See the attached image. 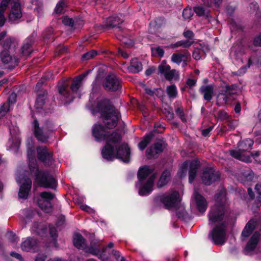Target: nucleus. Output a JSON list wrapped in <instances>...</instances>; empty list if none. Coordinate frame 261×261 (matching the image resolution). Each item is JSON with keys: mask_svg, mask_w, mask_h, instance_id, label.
<instances>
[{"mask_svg": "<svg viewBox=\"0 0 261 261\" xmlns=\"http://www.w3.org/2000/svg\"><path fill=\"white\" fill-rule=\"evenodd\" d=\"M11 105L7 102L4 103L0 109V117L4 115L5 113L9 111L10 109Z\"/></svg>", "mask_w": 261, "mask_h": 261, "instance_id": "obj_46", "label": "nucleus"}, {"mask_svg": "<svg viewBox=\"0 0 261 261\" xmlns=\"http://www.w3.org/2000/svg\"><path fill=\"white\" fill-rule=\"evenodd\" d=\"M33 146L29 147L28 150V156L29 167L31 173H34L36 181L41 187L54 189L56 187V181L53 176L48 172L39 171L36 167V161L33 156L34 149Z\"/></svg>", "mask_w": 261, "mask_h": 261, "instance_id": "obj_3", "label": "nucleus"}, {"mask_svg": "<svg viewBox=\"0 0 261 261\" xmlns=\"http://www.w3.org/2000/svg\"><path fill=\"white\" fill-rule=\"evenodd\" d=\"M260 154L261 152L260 151H255L250 153L249 155H250L251 158L252 157L253 159H256L260 155Z\"/></svg>", "mask_w": 261, "mask_h": 261, "instance_id": "obj_56", "label": "nucleus"}, {"mask_svg": "<svg viewBox=\"0 0 261 261\" xmlns=\"http://www.w3.org/2000/svg\"><path fill=\"white\" fill-rule=\"evenodd\" d=\"M152 172V169L150 168L147 166H145L140 169L138 172V178L140 182L143 184V180L149 175H150Z\"/></svg>", "mask_w": 261, "mask_h": 261, "instance_id": "obj_29", "label": "nucleus"}, {"mask_svg": "<svg viewBox=\"0 0 261 261\" xmlns=\"http://www.w3.org/2000/svg\"><path fill=\"white\" fill-rule=\"evenodd\" d=\"M103 86L106 90L116 91L120 87V80L115 74H110L104 80Z\"/></svg>", "mask_w": 261, "mask_h": 261, "instance_id": "obj_13", "label": "nucleus"}, {"mask_svg": "<svg viewBox=\"0 0 261 261\" xmlns=\"http://www.w3.org/2000/svg\"><path fill=\"white\" fill-rule=\"evenodd\" d=\"M46 94L43 92V94H39L36 103V107L37 109L42 108L45 102Z\"/></svg>", "mask_w": 261, "mask_h": 261, "instance_id": "obj_36", "label": "nucleus"}, {"mask_svg": "<svg viewBox=\"0 0 261 261\" xmlns=\"http://www.w3.org/2000/svg\"><path fill=\"white\" fill-rule=\"evenodd\" d=\"M123 21V20L118 16H113L108 18L106 20V23L108 27L114 28L122 23Z\"/></svg>", "mask_w": 261, "mask_h": 261, "instance_id": "obj_27", "label": "nucleus"}, {"mask_svg": "<svg viewBox=\"0 0 261 261\" xmlns=\"http://www.w3.org/2000/svg\"><path fill=\"white\" fill-rule=\"evenodd\" d=\"M6 32H3L0 33V44H1L4 49H9V52L14 50L16 45V42L10 37H7Z\"/></svg>", "mask_w": 261, "mask_h": 261, "instance_id": "obj_16", "label": "nucleus"}, {"mask_svg": "<svg viewBox=\"0 0 261 261\" xmlns=\"http://www.w3.org/2000/svg\"><path fill=\"white\" fill-rule=\"evenodd\" d=\"M16 95L14 93H11L8 98V103H9L10 105H13L14 103L16 101Z\"/></svg>", "mask_w": 261, "mask_h": 261, "instance_id": "obj_49", "label": "nucleus"}, {"mask_svg": "<svg viewBox=\"0 0 261 261\" xmlns=\"http://www.w3.org/2000/svg\"><path fill=\"white\" fill-rule=\"evenodd\" d=\"M49 233L54 239L57 237V230L54 227H49Z\"/></svg>", "mask_w": 261, "mask_h": 261, "instance_id": "obj_50", "label": "nucleus"}, {"mask_svg": "<svg viewBox=\"0 0 261 261\" xmlns=\"http://www.w3.org/2000/svg\"><path fill=\"white\" fill-rule=\"evenodd\" d=\"M259 233L257 232H254L252 236L244 250L246 255L251 254L254 251L259 240Z\"/></svg>", "mask_w": 261, "mask_h": 261, "instance_id": "obj_18", "label": "nucleus"}, {"mask_svg": "<svg viewBox=\"0 0 261 261\" xmlns=\"http://www.w3.org/2000/svg\"><path fill=\"white\" fill-rule=\"evenodd\" d=\"M246 67L243 66L241 67L237 72V74L238 75H241L243 74H244L246 71Z\"/></svg>", "mask_w": 261, "mask_h": 261, "instance_id": "obj_62", "label": "nucleus"}, {"mask_svg": "<svg viewBox=\"0 0 261 261\" xmlns=\"http://www.w3.org/2000/svg\"><path fill=\"white\" fill-rule=\"evenodd\" d=\"M236 93L233 85H227L225 87V93H219L217 96L216 104L218 106L226 105L230 97Z\"/></svg>", "mask_w": 261, "mask_h": 261, "instance_id": "obj_11", "label": "nucleus"}, {"mask_svg": "<svg viewBox=\"0 0 261 261\" xmlns=\"http://www.w3.org/2000/svg\"><path fill=\"white\" fill-rule=\"evenodd\" d=\"M200 51L199 49H195L193 53V57L195 60H199L200 59Z\"/></svg>", "mask_w": 261, "mask_h": 261, "instance_id": "obj_54", "label": "nucleus"}, {"mask_svg": "<svg viewBox=\"0 0 261 261\" xmlns=\"http://www.w3.org/2000/svg\"><path fill=\"white\" fill-rule=\"evenodd\" d=\"M196 84V81L193 79H188L187 81V84L190 87H192Z\"/></svg>", "mask_w": 261, "mask_h": 261, "instance_id": "obj_64", "label": "nucleus"}, {"mask_svg": "<svg viewBox=\"0 0 261 261\" xmlns=\"http://www.w3.org/2000/svg\"><path fill=\"white\" fill-rule=\"evenodd\" d=\"M37 158L45 165L50 166L53 163L52 153L45 146H40L37 148Z\"/></svg>", "mask_w": 261, "mask_h": 261, "instance_id": "obj_14", "label": "nucleus"}, {"mask_svg": "<svg viewBox=\"0 0 261 261\" xmlns=\"http://www.w3.org/2000/svg\"><path fill=\"white\" fill-rule=\"evenodd\" d=\"M11 255L13 257H14L18 259L20 261H23L22 258L21 256V255L17 253L12 252L11 253Z\"/></svg>", "mask_w": 261, "mask_h": 261, "instance_id": "obj_63", "label": "nucleus"}, {"mask_svg": "<svg viewBox=\"0 0 261 261\" xmlns=\"http://www.w3.org/2000/svg\"><path fill=\"white\" fill-rule=\"evenodd\" d=\"M0 56L2 61L5 64H10V67H14L17 64V61L16 59H12L7 49H4L1 52Z\"/></svg>", "mask_w": 261, "mask_h": 261, "instance_id": "obj_23", "label": "nucleus"}, {"mask_svg": "<svg viewBox=\"0 0 261 261\" xmlns=\"http://www.w3.org/2000/svg\"><path fill=\"white\" fill-rule=\"evenodd\" d=\"M34 134L37 139L43 142H46L48 138V134L49 128L47 124L42 126L41 127L39 126V124L37 120L33 122Z\"/></svg>", "mask_w": 261, "mask_h": 261, "instance_id": "obj_12", "label": "nucleus"}, {"mask_svg": "<svg viewBox=\"0 0 261 261\" xmlns=\"http://www.w3.org/2000/svg\"><path fill=\"white\" fill-rule=\"evenodd\" d=\"M9 143L10 144L11 148H17L20 144V140L16 137H15L14 138H12L9 139Z\"/></svg>", "mask_w": 261, "mask_h": 261, "instance_id": "obj_42", "label": "nucleus"}, {"mask_svg": "<svg viewBox=\"0 0 261 261\" xmlns=\"http://www.w3.org/2000/svg\"><path fill=\"white\" fill-rule=\"evenodd\" d=\"M32 231L35 232L37 234L41 236L46 234L47 231V228L43 224L35 223L32 227Z\"/></svg>", "mask_w": 261, "mask_h": 261, "instance_id": "obj_30", "label": "nucleus"}, {"mask_svg": "<svg viewBox=\"0 0 261 261\" xmlns=\"http://www.w3.org/2000/svg\"><path fill=\"white\" fill-rule=\"evenodd\" d=\"M163 150V147L162 143L160 142L156 143L153 146L150 147L146 150V153L147 157L148 159L156 158Z\"/></svg>", "mask_w": 261, "mask_h": 261, "instance_id": "obj_20", "label": "nucleus"}, {"mask_svg": "<svg viewBox=\"0 0 261 261\" xmlns=\"http://www.w3.org/2000/svg\"><path fill=\"white\" fill-rule=\"evenodd\" d=\"M155 178V175L153 174L148 178L147 181L144 183L142 187L139 189V195L141 196H146L150 193L152 191Z\"/></svg>", "mask_w": 261, "mask_h": 261, "instance_id": "obj_19", "label": "nucleus"}, {"mask_svg": "<svg viewBox=\"0 0 261 261\" xmlns=\"http://www.w3.org/2000/svg\"><path fill=\"white\" fill-rule=\"evenodd\" d=\"M253 143V141L250 139L240 141L238 145V150H229V154L239 160L246 163L251 162L250 155H248L245 152H249L251 150Z\"/></svg>", "mask_w": 261, "mask_h": 261, "instance_id": "obj_6", "label": "nucleus"}, {"mask_svg": "<svg viewBox=\"0 0 261 261\" xmlns=\"http://www.w3.org/2000/svg\"><path fill=\"white\" fill-rule=\"evenodd\" d=\"M184 35L185 37L191 39L193 36V33L191 31H187L184 33Z\"/></svg>", "mask_w": 261, "mask_h": 261, "instance_id": "obj_59", "label": "nucleus"}, {"mask_svg": "<svg viewBox=\"0 0 261 261\" xmlns=\"http://www.w3.org/2000/svg\"><path fill=\"white\" fill-rule=\"evenodd\" d=\"M82 86V75H79L72 82L71 85V93L68 90V84L66 82H64L59 86V93L60 94V99L63 101L67 102L72 100L76 96H80L78 93L79 88Z\"/></svg>", "mask_w": 261, "mask_h": 261, "instance_id": "obj_5", "label": "nucleus"}, {"mask_svg": "<svg viewBox=\"0 0 261 261\" xmlns=\"http://www.w3.org/2000/svg\"><path fill=\"white\" fill-rule=\"evenodd\" d=\"M155 71V68L154 67H149L145 71V74L147 76H149L154 73Z\"/></svg>", "mask_w": 261, "mask_h": 261, "instance_id": "obj_55", "label": "nucleus"}, {"mask_svg": "<svg viewBox=\"0 0 261 261\" xmlns=\"http://www.w3.org/2000/svg\"><path fill=\"white\" fill-rule=\"evenodd\" d=\"M62 22L65 25L73 26L74 24V21L72 18H69L67 16H65L62 18Z\"/></svg>", "mask_w": 261, "mask_h": 261, "instance_id": "obj_47", "label": "nucleus"}, {"mask_svg": "<svg viewBox=\"0 0 261 261\" xmlns=\"http://www.w3.org/2000/svg\"><path fill=\"white\" fill-rule=\"evenodd\" d=\"M54 197L55 195L50 192L41 193L38 201L39 206L46 213L50 212L52 210L51 201Z\"/></svg>", "mask_w": 261, "mask_h": 261, "instance_id": "obj_9", "label": "nucleus"}, {"mask_svg": "<svg viewBox=\"0 0 261 261\" xmlns=\"http://www.w3.org/2000/svg\"><path fill=\"white\" fill-rule=\"evenodd\" d=\"M83 210L90 214H93L94 213V211L92 208L87 205L85 206L83 205Z\"/></svg>", "mask_w": 261, "mask_h": 261, "instance_id": "obj_58", "label": "nucleus"}, {"mask_svg": "<svg viewBox=\"0 0 261 261\" xmlns=\"http://www.w3.org/2000/svg\"><path fill=\"white\" fill-rule=\"evenodd\" d=\"M89 252L94 255H98L100 252V250L98 249L91 247L89 249Z\"/></svg>", "mask_w": 261, "mask_h": 261, "instance_id": "obj_60", "label": "nucleus"}, {"mask_svg": "<svg viewBox=\"0 0 261 261\" xmlns=\"http://www.w3.org/2000/svg\"><path fill=\"white\" fill-rule=\"evenodd\" d=\"M152 136L151 135H147L144 137V138L141 140L139 143V148L141 150H143L146 146L151 141Z\"/></svg>", "mask_w": 261, "mask_h": 261, "instance_id": "obj_38", "label": "nucleus"}, {"mask_svg": "<svg viewBox=\"0 0 261 261\" xmlns=\"http://www.w3.org/2000/svg\"><path fill=\"white\" fill-rule=\"evenodd\" d=\"M6 1H2L0 3V27H3L6 21L4 12L6 11Z\"/></svg>", "mask_w": 261, "mask_h": 261, "instance_id": "obj_34", "label": "nucleus"}, {"mask_svg": "<svg viewBox=\"0 0 261 261\" xmlns=\"http://www.w3.org/2000/svg\"><path fill=\"white\" fill-rule=\"evenodd\" d=\"M193 201L198 210L201 213L204 212L207 208V204L205 198L194 191L193 195Z\"/></svg>", "mask_w": 261, "mask_h": 261, "instance_id": "obj_17", "label": "nucleus"}, {"mask_svg": "<svg viewBox=\"0 0 261 261\" xmlns=\"http://www.w3.org/2000/svg\"><path fill=\"white\" fill-rule=\"evenodd\" d=\"M189 57L188 53L185 54H173L171 57V60L173 62L179 64L181 62L186 64Z\"/></svg>", "mask_w": 261, "mask_h": 261, "instance_id": "obj_24", "label": "nucleus"}, {"mask_svg": "<svg viewBox=\"0 0 261 261\" xmlns=\"http://www.w3.org/2000/svg\"><path fill=\"white\" fill-rule=\"evenodd\" d=\"M253 44L255 46H261V34L254 38Z\"/></svg>", "mask_w": 261, "mask_h": 261, "instance_id": "obj_51", "label": "nucleus"}, {"mask_svg": "<svg viewBox=\"0 0 261 261\" xmlns=\"http://www.w3.org/2000/svg\"><path fill=\"white\" fill-rule=\"evenodd\" d=\"M46 258V256L43 254H39L36 257L35 261H45Z\"/></svg>", "mask_w": 261, "mask_h": 261, "instance_id": "obj_57", "label": "nucleus"}, {"mask_svg": "<svg viewBox=\"0 0 261 261\" xmlns=\"http://www.w3.org/2000/svg\"><path fill=\"white\" fill-rule=\"evenodd\" d=\"M167 80L171 81H178L179 79V74L178 71L175 69L170 70L168 74H166L165 77Z\"/></svg>", "mask_w": 261, "mask_h": 261, "instance_id": "obj_35", "label": "nucleus"}, {"mask_svg": "<svg viewBox=\"0 0 261 261\" xmlns=\"http://www.w3.org/2000/svg\"><path fill=\"white\" fill-rule=\"evenodd\" d=\"M170 176V172L169 171L166 170L163 172L158 182V187L161 188L165 186L167 183Z\"/></svg>", "mask_w": 261, "mask_h": 261, "instance_id": "obj_32", "label": "nucleus"}, {"mask_svg": "<svg viewBox=\"0 0 261 261\" xmlns=\"http://www.w3.org/2000/svg\"><path fill=\"white\" fill-rule=\"evenodd\" d=\"M194 12L199 16H203L205 14V10L201 6L195 7L194 8Z\"/></svg>", "mask_w": 261, "mask_h": 261, "instance_id": "obj_48", "label": "nucleus"}, {"mask_svg": "<svg viewBox=\"0 0 261 261\" xmlns=\"http://www.w3.org/2000/svg\"><path fill=\"white\" fill-rule=\"evenodd\" d=\"M166 92L168 96L170 99H173L176 97L177 95V89L175 85H171L167 87Z\"/></svg>", "mask_w": 261, "mask_h": 261, "instance_id": "obj_33", "label": "nucleus"}, {"mask_svg": "<svg viewBox=\"0 0 261 261\" xmlns=\"http://www.w3.org/2000/svg\"><path fill=\"white\" fill-rule=\"evenodd\" d=\"M254 177V174L253 172L251 169L247 168L241 172L239 178V180L245 184L252 181Z\"/></svg>", "mask_w": 261, "mask_h": 261, "instance_id": "obj_22", "label": "nucleus"}, {"mask_svg": "<svg viewBox=\"0 0 261 261\" xmlns=\"http://www.w3.org/2000/svg\"><path fill=\"white\" fill-rule=\"evenodd\" d=\"M73 243L74 246L78 249L82 247V237L79 233H74L73 238Z\"/></svg>", "mask_w": 261, "mask_h": 261, "instance_id": "obj_41", "label": "nucleus"}, {"mask_svg": "<svg viewBox=\"0 0 261 261\" xmlns=\"http://www.w3.org/2000/svg\"><path fill=\"white\" fill-rule=\"evenodd\" d=\"M66 4L64 0H60L57 4L55 11L57 14H62L64 12Z\"/></svg>", "mask_w": 261, "mask_h": 261, "instance_id": "obj_39", "label": "nucleus"}, {"mask_svg": "<svg viewBox=\"0 0 261 261\" xmlns=\"http://www.w3.org/2000/svg\"><path fill=\"white\" fill-rule=\"evenodd\" d=\"M21 51L23 55L25 56H29L32 51L31 42L27 41L22 47Z\"/></svg>", "mask_w": 261, "mask_h": 261, "instance_id": "obj_37", "label": "nucleus"}, {"mask_svg": "<svg viewBox=\"0 0 261 261\" xmlns=\"http://www.w3.org/2000/svg\"><path fill=\"white\" fill-rule=\"evenodd\" d=\"M176 113L177 115L179 116V117L181 118V119L184 120V110L182 108H178L176 110Z\"/></svg>", "mask_w": 261, "mask_h": 261, "instance_id": "obj_52", "label": "nucleus"}, {"mask_svg": "<svg viewBox=\"0 0 261 261\" xmlns=\"http://www.w3.org/2000/svg\"><path fill=\"white\" fill-rule=\"evenodd\" d=\"M255 221L253 220H251L248 222L242 232V238L246 239L250 235L255 228Z\"/></svg>", "mask_w": 261, "mask_h": 261, "instance_id": "obj_25", "label": "nucleus"}, {"mask_svg": "<svg viewBox=\"0 0 261 261\" xmlns=\"http://www.w3.org/2000/svg\"><path fill=\"white\" fill-rule=\"evenodd\" d=\"M220 178L218 173L215 171L213 168H207L203 171L201 179L203 183L205 185H210L213 182L219 179Z\"/></svg>", "mask_w": 261, "mask_h": 261, "instance_id": "obj_15", "label": "nucleus"}, {"mask_svg": "<svg viewBox=\"0 0 261 261\" xmlns=\"http://www.w3.org/2000/svg\"><path fill=\"white\" fill-rule=\"evenodd\" d=\"M217 203L211 207L208 214L209 224H216L209 234L216 245H223L226 240V225L228 219L227 207L225 204L226 194L223 191L216 195Z\"/></svg>", "mask_w": 261, "mask_h": 261, "instance_id": "obj_2", "label": "nucleus"}, {"mask_svg": "<svg viewBox=\"0 0 261 261\" xmlns=\"http://www.w3.org/2000/svg\"><path fill=\"white\" fill-rule=\"evenodd\" d=\"M97 108L101 113L103 123L107 128L112 129L115 127L119 119V114L110 100L104 99L99 101Z\"/></svg>", "mask_w": 261, "mask_h": 261, "instance_id": "obj_4", "label": "nucleus"}, {"mask_svg": "<svg viewBox=\"0 0 261 261\" xmlns=\"http://www.w3.org/2000/svg\"><path fill=\"white\" fill-rule=\"evenodd\" d=\"M213 128V126H210L206 129H203L202 130V135L204 137L207 136Z\"/></svg>", "mask_w": 261, "mask_h": 261, "instance_id": "obj_53", "label": "nucleus"}, {"mask_svg": "<svg viewBox=\"0 0 261 261\" xmlns=\"http://www.w3.org/2000/svg\"><path fill=\"white\" fill-rule=\"evenodd\" d=\"M170 70V66L163 62H162L161 64H160L159 66V72L161 74H163L165 77H166V74H168Z\"/></svg>", "mask_w": 261, "mask_h": 261, "instance_id": "obj_40", "label": "nucleus"}, {"mask_svg": "<svg viewBox=\"0 0 261 261\" xmlns=\"http://www.w3.org/2000/svg\"><path fill=\"white\" fill-rule=\"evenodd\" d=\"M199 166V162L198 161L193 160L191 162L186 161L181 166L177 174L180 178L185 177L187 174V170L189 168V180L190 183H192L196 176L197 169Z\"/></svg>", "mask_w": 261, "mask_h": 261, "instance_id": "obj_7", "label": "nucleus"}, {"mask_svg": "<svg viewBox=\"0 0 261 261\" xmlns=\"http://www.w3.org/2000/svg\"><path fill=\"white\" fill-rule=\"evenodd\" d=\"M152 53L154 56H158L159 57H163L164 54V50L160 47H156L152 48Z\"/></svg>", "mask_w": 261, "mask_h": 261, "instance_id": "obj_43", "label": "nucleus"}, {"mask_svg": "<svg viewBox=\"0 0 261 261\" xmlns=\"http://www.w3.org/2000/svg\"><path fill=\"white\" fill-rule=\"evenodd\" d=\"M214 88V85H203L200 87L199 92L203 95L205 100L210 101L213 98Z\"/></svg>", "mask_w": 261, "mask_h": 261, "instance_id": "obj_21", "label": "nucleus"}, {"mask_svg": "<svg viewBox=\"0 0 261 261\" xmlns=\"http://www.w3.org/2000/svg\"><path fill=\"white\" fill-rule=\"evenodd\" d=\"M119 54L122 56L124 58L126 59L128 58V54L124 50L119 49L118 50Z\"/></svg>", "mask_w": 261, "mask_h": 261, "instance_id": "obj_61", "label": "nucleus"}, {"mask_svg": "<svg viewBox=\"0 0 261 261\" xmlns=\"http://www.w3.org/2000/svg\"><path fill=\"white\" fill-rule=\"evenodd\" d=\"M92 134L97 141H104L106 145L102 150L101 153L103 158L112 161L114 158L127 163L129 161L130 149L126 144L118 146L121 140L120 135L116 132H111L100 124H95L92 130Z\"/></svg>", "mask_w": 261, "mask_h": 261, "instance_id": "obj_1", "label": "nucleus"}, {"mask_svg": "<svg viewBox=\"0 0 261 261\" xmlns=\"http://www.w3.org/2000/svg\"><path fill=\"white\" fill-rule=\"evenodd\" d=\"M16 180L20 185L18 193L19 197L22 199L27 198L31 188V180L29 178L22 177L21 176H20L17 177Z\"/></svg>", "mask_w": 261, "mask_h": 261, "instance_id": "obj_10", "label": "nucleus"}, {"mask_svg": "<svg viewBox=\"0 0 261 261\" xmlns=\"http://www.w3.org/2000/svg\"><path fill=\"white\" fill-rule=\"evenodd\" d=\"M193 15V11L191 9L185 8L182 12V16L185 19H189Z\"/></svg>", "mask_w": 261, "mask_h": 261, "instance_id": "obj_45", "label": "nucleus"}, {"mask_svg": "<svg viewBox=\"0 0 261 261\" xmlns=\"http://www.w3.org/2000/svg\"><path fill=\"white\" fill-rule=\"evenodd\" d=\"M96 55V52L95 50H90V51L84 54V55H83V60H90V59L93 58V57H94Z\"/></svg>", "mask_w": 261, "mask_h": 261, "instance_id": "obj_44", "label": "nucleus"}, {"mask_svg": "<svg viewBox=\"0 0 261 261\" xmlns=\"http://www.w3.org/2000/svg\"><path fill=\"white\" fill-rule=\"evenodd\" d=\"M36 245V240L33 238H28L21 244V249L25 251H30L34 249Z\"/></svg>", "mask_w": 261, "mask_h": 261, "instance_id": "obj_26", "label": "nucleus"}, {"mask_svg": "<svg viewBox=\"0 0 261 261\" xmlns=\"http://www.w3.org/2000/svg\"><path fill=\"white\" fill-rule=\"evenodd\" d=\"M129 69L132 72L137 73L142 69L141 63L137 58L133 59L130 62Z\"/></svg>", "mask_w": 261, "mask_h": 261, "instance_id": "obj_31", "label": "nucleus"}, {"mask_svg": "<svg viewBox=\"0 0 261 261\" xmlns=\"http://www.w3.org/2000/svg\"><path fill=\"white\" fill-rule=\"evenodd\" d=\"M156 200L162 202L167 208L174 207L179 201V193L176 191L167 193L156 197Z\"/></svg>", "mask_w": 261, "mask_h": 261, "instance_id": "obj_8", "label": "nucleus"}, {"mask_svg": "<svg viewBox=\"0 0 261 261\" xmlns=\"http://www.w3.org/2000/svg\"><path fill=\"white\" fill-rule=\"evenodd\" d=\"M255 193H254L251 188L248 189V193L250 198H256L258 201H261V185L257 184L255 187Z\"/></svg>", "mask_w": 261, "mask_h": 261, "instance_id": "obj_28", "label": "nucleus"}]
</instances>
